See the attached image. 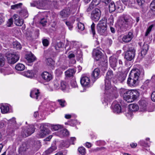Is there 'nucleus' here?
<instances>
[{"instance_id":"5fc2aeb1","label":"nucleus","mask_w":155,"mask_h":155,"mask_svg":"<svg viewBox=\"0 0 155 155\" xmlns=\"http://www.w3.org/2000/svg\"><path fill=\"white\" fill-rule=\"evenodd\" d=\"M71 85L73 87H76L78 85L75 80H72L71 82Z\"/></svg>"},{"instance_id":"2f4dec72","label":"nucleus","mask_w":155,"mask_h":155,"mask_svg":"<svg viewBox=\"0 0 155 155\" xmlns=\"http://www.w3.org/2000/svg\"><path fill=\"white\" fill-rule=\"evenodd\" d=\"M23 75L26 77L30 78H32L34 76V74L32 71L30 70L24 71L23 73Z\"/></svg>"},{"instance_id":"4468645a","label":"nucleus","mask_w":155,"mask_h":155,"mask_svg":"<svg viewBox=\"0 0 155 155\" xmlns=\"http://www.w3.org/2000/svg\"><path fill=\"white\" fill-rule=\"evenodd\" d=\"M134 37L133 33L130 32L128 34L124 36L122 38V41L125 43H127L130 41Z\"/></svg>"},{"instance_id":"79ce46f5","label":"nucleus","mask_w":155,"mask_h":155,"mask_svg":"<svg viewBox=\"0 0 155 155\" xmlns=\"http://www.w3.org/2000/svg\"><path fill=\"white\" fill-rule=\"evenodd\" d=\"M60 84V88L63 91L65 90L67 87H68V86L67 85V84L65 82L62 81L61 82Z\"/></svg>"},{"instance_id":"39448f33","label":"nucleus","mask_w":155,"mask_h":155,"mask_svg":"<svg viewBox=\"0 0 155 155\" xmlns=\"http://www.w3.org/2000/svg\"><path fill=\"white\" fill-rule=\"evenodd\" d=\"M6 57L8 63L14 64L19 60L20 54L17 52L8 53L6 54Z\"/></svg>"},{"instance_id":"052dcab7","label":"nucleus","mask_w":155,"mask_h":155,"mask_svg":"<svg viewBox=\"0 0 155 155\" xmlns=\"http://www.w3.org/2000/svg\"><path fill=\"white\" fill-rule=\"evenodd\" d=\"M105 144V142L104 141L101 140L97 141L96 142V144L97 146H101L104 145Z\"/></svg>"},{"instance_id":"58836bf2","label":"nucleus","mask_w":155,"mask_h":155,"mask_svg":"<svg viewBox=\"0 0 155 155\" xmlns=\"http://www.w3.org/2000/svg\"><path fill=\"white\" fill-rule=\"evenodd\" d=\"M120 2H117L116 3V7L117 11L119 12H121L123 10V9L121 5Z\"/></svg>"},{"instance_id":"1a4fd4ad","label":"nucleus","mask_w":155,"mask_h":155,"mask_svg":"<svg viewBox=\"0 0 155 155\" xmlns=\"http://www.w3.org/2000/svg\"><path fill=\"white\" fill-rule=\"evenodd\" d=\"M101 15L100 10L97 8L94 9L91 14V18L94 21H97L99 19Z\"/></svg>"},{"instance_id":"2eb2a0df","label":"nucleus","mask_w":155,"mask_h":155,"mask_svg":"<svg viewBox=\"0 0 155 155\" xmlns=\"http://www.w3.org/2000/svg\"><path fill=\"white\" fill-rule=\"evenodd\" d=\"M90 82L89 78L85 76H83L81 79L80 82L81 84L83 86H88Z\"/></svg>"},{"instance_id":"c756f323","label":"nucleus","mask_w":155,"mask_h":155,"mask_svg":"<svg viewBox=\"0 0 155 155\" xmlns=\"http://www.w3.org/2000/svg\"><path fill=\"white\" fill-rule=\"evenodd\" d=\"M76 72L74 69H69L65 72V74L67 77H70L73 76Z\"/></svg>"},{"instance_id":"a18cd8bd","label":"nucleus","mask_w":155,"mask_h":155,"mask_svg":"<svg viewBox=\"0 0 155 155\" xmlns=\"http://www.w3.org/2000/svg\"><path fill=\"white\" fill-rule=\"evenodd\" d=\"M61 127V126L59 125H52L51 126V129L53 131H55L58 130Z\"/></svg>"},{"instance_id":"680f3d73","label":"nucleus","mask_w":155,"mask_h":155,"mask_svg":"<svg viewBox=\"0 0 155 155\" xmlns=\"http://www.w3.org/2000/svg\"><path fill=\"white\" fill-rule=\"evenodd\" d=\"M26 146V145L25 144H23L19 148L20 151L21 152L25 151L26 150V148L25 147Z\"/></svg>"},{"instance_id":"3c124183","label":"nucleus","mask_w":155,"mask_h":155,"mask_svg":"<svg viewBox=\"0 0 155 155\" xmlns=\"http://www.w3.org/2000/svg\"><path fill=\"white\" fill-rule=\"evenodd\" d=\"M70 47L71 48H75L77 49L78 48V46L76 42L72 41L71 43Z\"/></svg>"},{"instance_id":"0e129e2a","label":"nucleus","mask_w":155,"mask_h":155,"mask_svg":"<svg viewBox=\"0 0 155 155\" xmlns=\"http://www.w3.org/2000/svg\"><path fill=\"white\" fill-rule=\"evenodd\" d=\"M55 73L58 74H60L62 73V71L61 68L59 67L55 71Z\"/></svg>"},{"instance_id":"8fccbe9b","label":"nucleus","mask_w":155,"mask_h":155,"mask_svg":"<svg viewBox=\"0 0 155 155\" xmlns=\"http://www.w3.org/2000/svg\"><path fill=\"white\" fill-rule=\"evenodd\" d=\"M78 28L81 31H83L84 29V25L83 23L79 22L78 23Z\"/></svg>"},{"instance_id":"c03bdc74","label":"nucleus","mask_w":155,"mask_h":155,"mask_svg":"<svg viewBox=\"0 0 155 155\" xmlns=\"http://www.w3.org/2000/svg\"><path fill=\"white\" fill-rule=\"evenodd\" d=\"M78 150L81 154L85 155L86 153V149L83 147H81L78 148Z\"/></svg>"},{"instance_id":"e2e57ef3","label":"nucleus","mask_w":155,"mask_h":155,"mask_svg":"<svg viewBox=\"0 0 155 155\" xmlns=\"http://www.w3.org/2000/svg\"><path fill=\"white\" fill-rule=\"evenodd\" d=\"M80 0H73L72 4L75 7H77L78 5V3Z\"/></svg>"},{"instance_id":"6ab92c4d","label":"nucleus","mask_w":155,"mask_h":155,"mask_svg":"<svg viewBox=\"0 0 155 155\" xmlns=\"http://www.w3.org/2000/svg\"><path fill=\"white\" fill-rule=\"evenodd\" d=\"M117 58L115 55L111 56L109 58V62L111 67L114 69L116 67L117 64Z\"/></svg>"},{"instance_id":"0eeeda50","label":"nucleus","mask_w":155,"mask_h":155,"mask_svg":"<svg viewBox=\"0 0 155 155\" xmlns=\"http://www.w3.org/2000/svg\"><path fill=\"white\" fill-rule=\"evenodd\" d=\"M128 96L126 101L128 103H130L136 100L139 97V92L137 91L134 90H129L127 93Z\"/></svg>"},{"instance_id":"cd10ccee","label":"nucleus","mask_w":155,"mask_h":155,"mask_svg":"<svg viewBox=\"0 0 155 155\" xmlns=\"http://www.w3.org/2000/svg\"><path fill=\"white\" fill-rule=\"evenodd\" d=\"M126 76L125 74L119 73L117 74L116 78L118 81L120 82H122L125 80Z\"/></svg>"},{"instance_id":"e433bc0d","label":"nucleus","mask_w":155,"mask_h":155,"mask_svg":"<svg viewBox=\"0 0 155 155\" xmlns=\"http://www.w3.org/2000/svg\"><path fill=\"white\" fill-rule=\"evenodd\" d=\"M75 21V20L73 19L71 21H66V24L68 27V28L69 30H71L73 28V24L74 23Z\"/></svg>"},{"instance_id":"423d86ee","label":"nucleus","mask_w":155,"mask_h":155,"mask_svg":"<svg viewBox=\"0 0 155 155\" xmlns=\"http://www.w3.org/2000/svg\"><path fill=\"white\" fill-rule=\"evenodd\" d=\"M47 3V1L45 0H38L31 3V5L33 7L36 6L39 9H45L48 8Z\"/></svg>"},{"instance_id":"c85d7f7f","label":"nucleus","mask_w":155,"mask_h":155,"mask_svg":"<svg viewBox=\"0 0 155 155\" xmlns=\"http://www.w3.org/2000/svg\"><path fill=\"white\" fill-rule=\"evenodd\" d=\"M129 90H127L125 89L121 88L120 89V94L123 95L125 101H126L128 96H127V93Z\"/></svg>"},{"instance_id":"9d476101","label":"nucleus","mask_w":155,"mask_h":155,"mask_svg":"<svg viewBox=\"0 0 155 155\" xmlns=\"http://www.w3.org/2000/svg\"><path fill=\"white\" fill-rule=\"evenodd\" d=\"M40 130L37 135L38 138H43L48 134L50 131L47 129L43 124H42L40 127Z\"/></svg>"},{"instance_id":"473e14b6","label":"nucleus","mask_w":155,"mask_h":155,"mask_svg":"<svg viewBox=\"0 0 155 155\" xmlns=\"http://www.w3.org/2000/svg\"><path fill=\"white\" fill-rule=\"evenodd\" d=\"M109 12H114L116 9V5L113 2H111L109 5Z\"/></svg>"},{"instance_id":"f8f14e48","label":"nucleus","mask_w":155,"mask_h":155,"mask_svg":"<svg viewBox=\"0 0 155 155\" xmlns=\"http://www.w3.org/2000/svg\"><path fill=\"white\" fill-rule=\"evenodd\" d=\"M35 130L34 126L32 125L28 126L26 130L23 131V133L24 134H23V137H25L31 135L34 132Z\"/></svg>"},{"instance_id":"6e6d98bb","label":"nucleus","mask_w":155,"mask_h":155,"mask_svg":"<svg viewBox=\"0 0 155 155\" xmlns=\"http://www.w3.org/2000/svg\"><path fill=\"white\" fill-rule=\"evenodd\" d=\"M95 25L94 23H93L91 25V31L92 33L93 36H94L95 34Z\"/></svg>"},{"instance_id":"09e8293b","label":"nucleus","mask_w":155,"mask_h":155,"mask_svg":"<svg viewBox=\"0 0 155 155\" xmlns=\"http://www.w3.org/2000/svg\"><path fill=\"white\" fill-rule=\"evenodd\" d=\"M140 144L142 146L144 147H149V145L148 143L145 142L143 140H140L139 142Z\"/></svg>"},{"instance_id":"aec40b11","label":"nucleus","mask_w":155,"mask_h":155,"mask_svg":"<svg viewBox=\"0 0 155 155\" xmlns=\"http://www.w3.org/2000/svg\"><path fill=\"white\" fill-rule=\"evenodd\" d=\"M0 109L2 114L8 113L9 110V106L8 104L2 103L0 104Z\"/></svg>"},{"instance_id":"393cba45","label":"nucleus","mask_w":155,"mask_h":155,"mask_svg":"<svg viewBox=\"0 0 155 155\" xmlns=\"http://www.w3.org/2000/svg\"><path fill=\"white\" fill-rule=\"evenodd\" d=\"M25 57L28 62L30 63L33 62L36 60V57L31 53L26 54Z\"/></svg>"},{"instance_id":"13d9d810","label":"nucleus","mask_w":155,"mask_h":155,"mask_svg":"<svg viewBox=\"0 0 155 155\" xmlns=\"http://www.w3.org/2000/svg\"><path fill=\"white\" fill-rule=\"evenodd\" d=\"M42 43L44 46H47L49 45V41L46 39H44L42 40Z\"/></svg>"},{"instance_id":"412c9836","label":"nucleus","mask_w":155,"mask_h":155,"mask_svg":"<svg viewBox=\"0 0 155 155\" xmlns=\"http://www.w3.org/2000/svg\"><path fill=\"white\" fill-rule=\"evenodd\" d=\"M41 76L42 78L47 82L50 81L52 78V75L46 71L43 72L41 74Z\"/></svg>"},{"instance_id":"f03ea898","label":"nucleus","mask_w":155,"mask_h":155,"mask_svg":"<svg viewBox=\"0 0 155 155\" xmlns=\"http://www.w3.org/2000/svg\"><path fill=\"white\" fill-rule=\"evenodd\" d=\"M114 77V75L113 72L111 70H109L108 71L106 74V78L105 79V95L104 99V102L105 103H107L110 98L107 99L106 97H108L107 95L108 93H110V89L111 88V85L110 83V80H111Z\"/></svg>"},{"instance_id":"774afa93","label":"nucleus","mask_w":155,"mask_h":155,"mask_svg":"<svg viewBox=\"0 0 155 155\" xmlns=\"http://www.w3.org/2000/svg\"><path fill=\"white\" fill-rule=\"evenodd\" d=\"M151 99L153 101L155 102V91L153 92L152 94Z\"/></svg>"},{"instance_id":"a19ab883","label":"nucleus","mask_w":155,"mask_h":155,"mask_svg":"<svg viewBox=\"0 0 155 155\" xmlns=\"http://www.w3.org/2000/svg\"><path fill=\"white\" fill-rule=\"evenodd\" d=\"M58 101L59 105L62 107H65L67 104L65 101L64 99H59L58 100Z\"/></svg>"},{"instance_id":"a211bd4d","label":"nucleus","mask_w":155,"mask_h":155,"mask_svg":"<svg viewBox=\"0 0 155 155\" xmlns=\"http://www.w3.org/2000/svg\"><path fill=\"white\" fill-rule=\"evenodd\" d=\"M56 149V141H53L51 146L45 151V153L47 155H49L55 150Z\"/></svg>"},{"instance_id":"a878e982","label":"nucleus","mask_w":155,"mask_h":155,"mask_svg":"<svg viewBox=\"0 0 155 155\" xmlns=\"http://www.w3.org/2000/svg\"><path fill=\"white\" fill-rule=\"evenodd\" d=\"M100 74V71L99 68H96L92 73V77L96 80L99 78Z\"/></svg>"},{"instance_id":"9b49d317","label":"nucleus","mask_w":155,"mask_h":155,"mask_svg":"<svg viewBox=\"0 0 155 155\" xmlns=\"http://www.w3.org/2000/svg\"><path fill=\"white\" fill-rule=\"evenodd\" d=\"M30 96L37 101H39L41 98V96L39 90L36 89H33L31 91Z\"/></svg>"},{"instance_id":"f257e3e1","label":"nucleus","mask_w":155,"mask_h":155,"mask_svg":"<svg viewBox=\"0 0 155 155\" xmlns=\"http://www.w3.org/2000/svg\"><path fill=\"white\" fill-rule=\"evenodd\" d=\"M144 75L143 70L138 69H133L130 72L127 81V84L130 86L135 87L139 82V79Z\"/></svg>"},{"instance_id":"4d7b16f0","label":"nucleus","mask_w":155,"mask_h":155,"mask_svg":"<svg viewBox=\"0 0 155 155\" xmlns=\"http://www.w3.org/2000/svg\"><path fill=\"white\" fill-rule=\"evenodd\" d=\"M47 22V20L46 18H43L41 19L40 23L43 26H45Z\"/></svg>"},{"instance_id":"bb28decb","label":"nucleus","mask_w":155,"mask_h":155,"mask_svg":"<svg viewBox=\"0 0 155 155\" xmlns=\"http://www.w3.org/2000/svg\"><path fill=\"white\" fill-rule=\"evenodd\" d=\"M69 134L68 132L66 129L61 130L59 132H58L57 135L60 137H63L68 136Z\"/></svg>"},{"instance_id":"c9c22d12","label":"nucleus","mask_w":155,"mask_h":155,"mask_svg":"<svg viewBox=\"0 0 155 155\" xmlns=\"http://www.w3.org/2000/svg\"><path fill=\"white\" fill-rule=\"evenodd\" d=\"M13 47L14 48L18 49H20L21 48L20 43L17 41H14L13 43Z\"/></svg>"},{"instance_id":"ea45409f","label":"nucleus","mask_w":155,"mask_h":155,"mask_svg":"<svg viewBox=\"0 0 155 155\" xmlns=\"http://www.w3.org/2000/svg\"><path fill=\"white\" fill-rule=\"evenodd\" d=\"M22 5V3H19L13 5L11 6V8L13 10H16L18 8H20Z\"/></svg>"},{"instance_id":"de8ad7c7","label":"nucleus","mask_w":155,"mask_h":155,"mask_svg":"<svg viewBox=\"0 0 155 155\" xmlns=\"http://www.w3.org/2000/svg\"><path fill=\"white\" fill-rule=\"evenodd\" d=\"M61 84V82L57 80L54 81V87L56 89H58L60 88L59 84Z\"/></svg>"},{"instance_id":"ddd939ff","label":"nucleus","mask_w":155,"mask_h":155,"mask_svg":"<svg viewBox=\"0 0 155 155\" xmlns=\"http://www.w3.org/2000/svg\"><path fill=\"white\" fill-rule=\"evenodd\" d=\"M93 56L95 60L99 61L102 57V53L99 50L94 49L93 51Z\"/></svg>"},{"instance_id":"7ed1b4c3","label":"nucleus","mask_w":155,"mask_h":155,"mask_svg":"<svg viewBox=\"0 0 155 155\" xmlns=\"http://www.w3.org/2000/svg\"><path fill=\"white\" fill-rule=\"evenodd\" d=\"M123 49L126 51L124 57L125 59L127 61H130L134 59L135 54V50L133 47L126 45L123 47Z\"/></svg>"},{"instance_id":"4c0bfd02","label":"nucleus","mask_w":155,"mask_h":155,"mask_svg":"<svg viewBox=\"0 0 155 155\" xmlns=\"http://www.w3.org/2000/svg\"><path fill=\"white\" fill-rule=\"evenodd\" d=\"M20 14L21 17L25 18H26L28 15L27 11L26 9L21 10Z\"/></svg>"},{"instance_id":"338daca9","label":"nucleus","mask_w":155,"mask_h":155,"mask_svg":"<svg viewBox=\"0 0 155 155\" xmlns=\"http://www.w3.org/2000/svg\"><path fill=\"white\" fill-rule=\"evenodd\" d=\"M9 122L11 124L14 125L16 123L15 119L14 117H13L9 121Z\"/></svg>"},{"instance_id":"69168bd1","label":"nucleus","mask_w":155,"mask_h":155,"mask_svg":"<svg viewBox=\"0 0 155 155\" xmlns=\"http://www.w3.org/2000/svg\"><path fill=\"white\" fill-rule=\"evenodd\" d=\"M62 47V43L61 42H58L55 46V49L58 50V48H61Z\"/></svg>"},{"instance_id":"603ef678","label":"nucleus","mask_w":155,"mask_h":155,"mask_svg":"<svg viewBox=\"0 0 155 155\" xmlns=\"http://www.w3.org/2000/svg\"><path fill=\"white\" fill-rule=\"evenodd\" d=\"M126 115L129 119L131 118L133 116L132 112L129 110L126 113Z\"/></svg>"},{"instance_id":"864d4df0","label":"nucleus","mask_w":155,"mask_h":155,"mask_svg":"<svg viewBox=\"0 0 155 155\" xmlns=\"http://www.w3.org/2000/svg\"><path fill=\"white\" fill-rule=\"evenodd\" d=\"M13 21L12 18H10L7 21V26L8 27H11L13 25Z\"/></svg>"},{"instance_id":"dca6fc26","label":"nucleus","mask_w":155,"mask_h":155,"mask_svg":"<svg viewBox=\"0 0 155 155\" xmlns=\"http://www.w3.org/2000/svg\"><path fill=\"white\" fill-rule=\"evenodd\" d=\"M111 108L113 112L115 113L119 114L121 111V106L118 104L113 103L111 105Z\"/></svg>"},{"instance_id":"5701e85b","label":"nucleus","mask_w":155,"mask_h":155,"mask_svg":"<svg viewBox=\"0 0 155 155\" xmlns=\"http://www.w3.org/2000/svg\"><path fill=\"white\" fill-rule=\"evenodd\" d=\"M70 14V10L69 8L63 9L61 12L60 15L62 18H66L68 17Z\"/></svg>"},{"instance_id":"37998d69","label":"nucleus","mask_w":155,"mask_h":155,"mask_svg":"<svg viewBox=\"0 0 155 155\" xmlns=\"http://www.w3.org/2000/svg\"><path fill=\"white\" fill-rule=\"evenodd\" d=\"M150 7L151 11L153 12V14H155V0H153L151 2Z\"/></svg>"},{"instance_id":"b1692460","label":"nucleus","mask_w":155,"mask_h":155,"mask_svg":"<svg viewBox=\"0 0 155 155\" xmlns=\"http://www.w3.org/2000/svg\"><path fill=\"white\" fill-rule=\"evenodd\" d=\"M149 49V45L147 44L144 43L141 48V54L143 57L147 53Z\"/></svg>"},{"instance_id":"f704fd0d","label":"nucleus","mask_w":155,"mask_h":155,"mask_svg":"<svg viewBox=\"0 0 155 155\" xmlns=\"http://www.w3.org/2000/svg\"><path fill=\"white\" fill-rule=\"evenodd\" d=\"M45 62L49 66L53 65L55 63L54 61L50 58H47L46 59Z\"/></svg>"},{"instance_id":"72a5a7b5","label":"nucleus","mask_w":155,"mask_h":155,"mask_svg":"<svg viewBox=\"0 0 155 155\" xmlns=\"http://www.w3.org/2000/svg\"><path fill=\"white\" fill-rule=\"evenodd\" d=\"M15 68L18 71H22L25 69V66L22 64L19 63L16 65L15 66Z\"/></svg>"},{"instance_id":"49530a36","label":"nucleus","mask_w":155,"mask_h":155,"mask_svg":"<svg viewBox=\"0 0 155 155\" xmlns=\"http://www.w3.org/2000/svg\"><path fill=\"white\" fill-rule=\"evenodd\" d=\"M5 58L2 54H0V66H3L5 63Z\"/></svg>"},{"instance_id":"bf43d9fd","label":"nucleus","mask_w":155,"mask_h":155,"mask_svg":"<svg viewBox=\"0 0 155 155\" xmlns=\"http://www.w3.org/2000/svg\"><path fill=\"white\" fill-rule=\"evenodd\" d=\"M153 27V25H151L147 29V31L146 32L145 36H147L150 33V32L151 31L152 28Z\"/></svg>"},{"instance_id":"4be33fe9","label":"nucleus","mask_w":155,"mask_h":155,"mask_svg":"<svg viewBox=\"0 0 155 155\" xmlns=\"http://www.w3.org/2000/svg\"><path fill=\"white\" fill-rule=\"evenodd\" d=\"M140 109L142 111H145L147 110V103L146 101L141 100L139 101Z\"/></svg>"},{"instance_id":"7c9ffc66","label":"nucleus","mask_w":155,"mask_h":155,"mask_svg":"<svg viewBox=\"0 0 155 155\" xmlns=\"http://www.w3.org/2000/svg\"><path fill=\"white\" fill-rule=\"evenodd\" d=\"M139 107L136 104H131L129 105V110L132 111H135L138 110Z\"/></svg>"},{"instance_id":"f3484780","label":"nucleus","mask_w":155,"mask_h":155,"mask_svg":"<svg viewBox=\"0 0 155 155\" xmlns=\"http://www.w3.org/2000/svg\"><path fill=\"white\" fill-rule=\"evenodd\" d=\"M13 17L14 19L15 24L18 26H21L24 23L23 20L22 19H21L18 15L15 14Z\"/></svg>"},{"instance_id":"20e7f679","label":"nucleus","mask_w":155,"mask_h":155,"mask_svg":"<svg viewBox=\"0 0 155 155\" xmlns=\"http://www.w3.org/2000/svg\"><path fill=\"white\" fill-rule=\"evenodd\" d=\"M107 22L106 19L104 18L99 21L97 25V29L100 34L104 36L107 35Z\"/></svg>"},{"instance_id":"6e6552de","label":"nucleus","mask_w":155,"mask_h":155,"mask_svg":"<svg viewBox=\"0 0 155 155\" xmlns=\"http://www.w3.org/2000/svg\"><path fill=\"white\" fill-rule=\"evenodd\" d=\"M131 18L129 16L125 17L124 19L119 21L117 24L120 29L123 30V29L130 23L131 21Z\"/></svg>"}]
</instances>
